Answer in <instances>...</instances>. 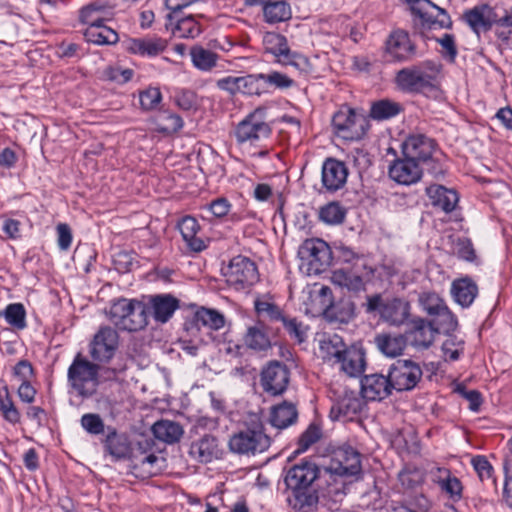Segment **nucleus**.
I'll return each mask as SVG.
<instances>
[{
	"instance_id": "obj_19",
	"label": "nucleus",
	"mask_w": 512,
	"mask_h": 512,
	"mask_svg": "<svg viewBox=\"0 0 512 512\" xmlns=\"http://www.w3.org/2000/svg\"><path fill=\"white\" fill-rule=\"evenodd\" d=\"M361 390L369 400H383L391 395L393 384L390 375L370 374L361 379Z\"/></svg>"
},
{
	"instance_id": "obj_3",
	"label": "nucleus",
	"mask_w": 512,
	"mask_h": 512,
	"mask_svg": "<svg viewBox=\"0 0 512 512\" xmlns=\"http://www.w3.org/2000/svg\"><path fill=\"white\" fill-rule=\"evenodd\" d=\"M100 365L89 361L78 352L68 367L67 382L71 389L83 399L93 397L100 385Z\"/></svg>"
},
{
	"instance_id": "obj_22",
	"label": "nucleus",
	"mask_w": 512,
	"mask_h": 512,
	"mask_svg": "<svg viewBox=\"0 0 512 512\" xmlns=\"http://www.w3.org/2000/svg\"><path fill=\"white\" fill-rule=\"evenodd\" d=\"M348 176L346 165L335 159H328L322 167V183L327 190L336 191L345 185Z\"/></svg>"
},
{
	"instance_id": "obj_13",
	"label": "nucleus",
	"mask_w": 512,
	"mask_h": 512,
	"mask_svg": "<svg viewBox=\"0 0 512 512\" xmlns=\"http://www.w3.org/2000/svg\"><path fill=\"white\" fill-rule=\"evenodd\" d=\"M266 109L259 107L242 120L236 128L238 142H254L266 139L271 134V128L265 121Z\"/></svg>"
},
{
	"instance_id": "obj_60",
	"label": "nucleus",
	"mask_w": 512,
	"mask_h": 512,
	"mask_svg": "<svg viewBox=\"0 0 512 512\" xmlns=\"http://www.w3.org/2000/svg\"><path fill=\"white\" fill-rule=\"evenodd\" d=\"M263 80V74H250L240 77V93L247 95H259L260 94V83Z\"/></svg>"
},
{
	"instance_id": "obj_37",
	"label": "nucleus",
	"mask_w": 512,
	"mask_h": 512,
	"mask_svg": "<svg viewBox=\"0 0 512 512\" xmlns=\"http://www.w3.org/2000/svg\"><path fill=\"white\" fill-rule=\"evenodd\" d=\"M264 21L268 24L286 22L292 18L290 4L286 0H271L262 8Z\"/></svg>"
},
{
	"instance_id": "obj_54",
	"label": "nucleus",
	"mask_w": 512,
	"mask_h": 512,
	"mask_svg": "<svg viewBox=\"0 0 512 512\" xmlns=\"http://www.w3.org/2000/svg\"><path fill=\"white\" fill-rule=\"evenodd\" d=\"M280 322L290 338L296 340L298 343H303L306 340L307 328L302 322L298 321L297 318L285 315Z\"/></svg>"
},
{
	"instance_id": "obj_52",
	"label": "nucleus",
	"mask_w": 512,
	"mask_h": 512,
	"mask_svg": "<svg viewBox=\"0 0 512 512\" xmlns=\"http://www.w3.org/2000/svg\"><path fill=\"white\" fill-rule=\"evenodd\" d=\"M355 304L352 301H341L332 305L327 313L330 317L341 323H347L354 318Z\"/></svg>"
},
{
	"instance_id": "obj_24",
	"label": "nucleus",
	"mask_w": 512,
	"mask_h": 512,
	"mask_svg": "<svg viewBox=\"0 0 512 512\" xmlns=\"http://www.w3.org/2000/svg\"><path fill=\"white\" fill-rule=\"evenodd\" d=\"M478 292L476 282L469 276L455 279L451 284L452 297L462 308L470 307Z\"/></svg>"
},
{
	"instance_id": "obj_64",
	"label": "nucleus",
	"mask_w": 512,
	"mask_h": 512,
	"mask_svg": "<svg viewBox=\"0 0 512 512\" xmlns=\"http://www.w3.org/2000/svg\"><path fill=\"white\" fill-rule=\"evenodd\" d=\"M399 481L401 485L408 490H414L421 486L423 483L422 474L417 471H403L399 474Z\"/></svg>"
},
{
	"instance_id": "obj_47",
	"label": "nucleus",
	"mask_w": 512,
	"mask_h": 512,
	"mask_svg": "<svg viewBox=\"0 0 512 512\" xmlns=\"http://www.w3.org/2000/svg\"><path fill=\"white\" fill-rule=\"evenodd\" d=\"M360 411L361 403L359 399L345 395L331 407L330 413L331 415L335 414V419H339L341 416L349 417L357 415Z\"/></svg>"
},
{
	"instance_id": "obj_36",
	"label": "nucleus",
	"mask_w": 512,
	"mask_h": 512,
	"mask_svg": "<svg viewBox=\"0 0 512 512\" xmlns=\"http://www.w3.org/2000/svg\"><path fill=\"white\" fill-rule=\"evenodd\" d=\"M166 46L167 41L162 38H139L129 41L128 50L142 56H156L163 52Z\"/></svg>"
},
{
	"instance_id": "obj_55",
	"label": "nucleus",
	"mask_w": 512,
	"mask_h": 512,
	"mask_svg": "<svg viewBox=\"0 0 512 512\" xmlns=\"http://www.w3.org/2000/svg\"><path fill=\"white\" fill-rule=\"evenodd\" d=\"M333 278L339 285L346 287L350 291L358 292L364 289L365 286L363 278L351 272L336 271Z\"/></svg>"
},
{
	"instance_id": "obj_49",
	"label": "nucleus",
	"mask_w": 512,
	"mask_h": 512,
	"mask_svg": "<svg viewBox=\"0 0 512 512\" xmlns=\"http://www.w3.org/2000/svg\"><path fill=\"white\" fill-rule=\"evenodd\" d=\"M183 124V119L170 111H162L157 117L158 130L166 134L179 131Z\"/></svg>"
},
{
	"instance_id": "obj_35",
	"label": "nucleus",
	"mask_w": 512,
	"mask_h": 512,
	"mask_svg": "<svg viewBox=\"0 0 512 512\" xmlns=\"http://www.w3.org/2000/svg\"><path fill=\"white\" fill-rule=\"evenodd\" d=\"M153 436L166 444H174L180 441L183 436V427L174 421L159 420L151 427Z\"/></svg>"
},
{
	"instance_id": "obj_27",
	"label": "nucleus",
	"mask_w": 512,
	"mask_h": 512,
	"mask_svg": "<svg viewBox=\"0 0 512 512\" xmlns=\"http://www.w3.org/2000/svg\"><path fill=\"white\" fill-rule=\"evenodd\" d=\"M298 420L296 405L284 400L270 409L269 423L277 429H285Z\"/></svg>"
},
{
	"instance_id": "obj_63",
	"label": "nucleus",
	"mask_w": 512,
	"mask_h": 512,
	"mask_svg": "<svg viewBox=\"0 0 512 512\" xmlns=\"http://www.w3.org/2000/svg\"><path fill=\"white\" fill-rule=\"evenodd\" d=\"M175 103L180 109L190 111L196 108L197 96L191 90H181L175 95Z\"/></svg>"
},
{
	"instance_id": "obj_5",
	"label": "nucleus",
	"mask_w": 512,
	"mask_h": 512,
	"mask_svg": "<svg viewBox=\"0 0 512 512\" xmlns=\"http://www.w3.org/2000/svg\"><path fill=\"white\" fill-rule=\"evenodd\" d=\"M262 43L265 52L275 56L278 62L291 65L304 73L311 70L312 66L309 59L298 52L291 51L284 35L276 32H266L263 35Z\"/></svg>"
},
{
	"instance_id": "obj_62",
	"label": "nucleus",
	"mask_w": 512,
	"mask_h": 512,
	"mask_svg": "<svg viewBox=\"0 0 512 512\" xmlns=\"http://www.w3.org/2000/svg\"><path fill=\"white\" fill-rule=\"evenodd\" d=\"M263 81L279 89H287L294 84L293 79L288 77L286 74L277 71H273L269 74H263Z\"/></svg>"
},
{
	"instance_id": "obj_17",
	"label": "nucleus",
	"mask_w": 512,
	"mask_h": 512,
	"mask_svg": "<svg viewBox=\"0 0 512 512\" xmlns=\"http://www.w3.org/2000/svg\"><path fill=\"white\" fill-rule=\"evenodd\" d=\"M404 336L407 339V345H411L416 349H428L433 341L436 334V329L433 323L430 321L416 317L410 320L407 324Z\"/></svg>"
},
{
	"instance_id": "obj_30",
	"label": "nucleus",
	"mask_w": 512,
	"mask_h": 512,
	"mask_svg": "<svg viewBox=\"0 0 512 512\" xmlns=\"http://www.w3.org/2000/svg\"><path fill=\"white\" fill-rule=\"evenodd\" d=\"M412 11L432 25L438 24L441 28H450L452 25L451 18L446 10L435 5L430 0H422L421 6L412 7Z\"/></svg>"
},
{
	"instance_id": "obj_8",
	"label": "nucleus",
	"mask_w": 512,
	"mask_h": 512,
	"mask_svg": "<svg viewBox=\"0 0 512 512\" xmlns=\"http://www.w3.org/2000/svg\"><path fill=\"white\" fill-rule=\"evenodd\" d=\"M231 452L239 455L262 453L271 445V438L264 433L262 425L247 428L233 434L228 442Z\"/></svg>"
},
{
	"instance_id": "obj_20",
	"label": "nucleus",
	"mask_w": 512,
	"mask_h": 512,
	"mask_svg": "<svg viewBox=\"0 0 512 512\" xmlns=\"http://www.w3.org/2000/svg\"><path fill=\"white\" fill-rule=\"evenodd\" d=\"M421 164L403 156V159L396 160L389 169L391 179L401 185H411L421 179L423 169Z\"/></svg>"
},
{
	"instance_id": "obj_38",
	"label": "nucleus",
	"mask_w": 512,
	"mask_h": 512,
	"mask_svg": "<svg viewBox=\"0 0 512 512\" xmlns=\"http://www.w3.org/2000/svg\"><path fill=\"white\" fill-rule=\"evenodd\" d=\"M404 110L402 104L385 98L371 103L369 116L377 121H384L396 117Z\"/></svg>"
},
{
	"instance_id": "obj_51",
	"label": "nucleus",
	"mask_w": 512,
	"mask_h": 512,
	"mask_svg": "<svg viewBox=\"0 0 512 512\" xmlns=\"http://www.w3.org/2000/svg\"><path fill=\"white\" fill-rule=\"evenodd\" d=\"M419 303L429 315H438L447 308L444 300L435 292H424L419 296Z\"/></svg>"
},
{
	"instance_id": "obj_46",
	"label": "nucleus",
	"mask_w": 512,
	"mask_h": 512,
	"mask_svg": "<svg viewBox=\"0 0 512 512\" xmlns=\"http://www.w3.org/2000/svg\"><path fill=\"white\" fill-rule=\"evenodd\" d=\"M135 299L120 298L114 301L109 310V320L120 330H123L124 320L131 311Z\"/></svg>"
},
{
	"instance_id": "obj_32",
	"label": "nucleus",
	"mask_w": 512,
	"mask_h": 512,
	"mask_svg": "<svg viewBox=\"0 0 512 512\" xmlns=\"http://www.w3.org/2000/svg\"><path fill=\"white\" fill-rule=\"evenodd\" d=\"M493 11L486 5L476 6L464 14V19L472 30L479 34L486 32L494 25Z\"/></svg>"
},
{
	"instance_id": "obj_23",
	"label": "nucleus",
	"mask_w": 512,
	"mask_h": 512,
	"mask_svg": "<svg viewBox=\"0 0 512 512\" xmlns=\"http://www.w3.org/2000/svg\"><path fill=\"white\" fill-rule=\"evenodd\" d=\"M343 360L339 361L341 370L351 377H358L366 367L365 351L361 344L349 345Z\"/></svg>"
},
{
	"instance_id": "obj_12",
	"label": "nucleus",
	"mask_w": 512,
	"mask_h": 512,
	"mask_svg": "<svg viewBox=\"0 0 512 512\" xmlns=\"http://www.w3.org/2000/svg\"><path fill=\"white\" fill-rule=\"evenodd\" d=\"M390 381L397 392L411 391L421 380L420 365L412 360L398 359L389 368Z\"/></svg>"
},
{
	"instance_id": "obj_16",
	"label": "nucleus",
	"mask_w": 512,
	"mask_h": 512,
	"mask_svg": "<svg viewBox=\"0 0 512 512\" xmlns=\"http://www.w3.org/2000/svg\"><path fill=\"white\" fill-rule=\"evenodd\" d=\"M434 139L423 134H413L402 143V154L419 164L427 163L436 150Z\"/></svg>"
},
{
	"instance_id": "obj_50",
	"label": "nucleus",
	"mask_w": 512,
	"mask_h": 512,
	"mask_svg": "<svg viewBox=\"0 0 512 512\" xmlns=\"http://www.w3.org/2000/svg\"><path fill=\"white\" fill-rule=\"evenodd\" d=\"M436 316V319L430 321V323L434 324L436 333L451 335V333L457 329V317L449 310L448 307Z\"/></svg>"
},
{
	"instance_id": "obj_39",
	"label": "nucleus",
	"mask_w": 512,
	"mask_h": 512,
	"mask_svg": "<svg viewBox=\"0 0 512 512\" xmlns=\"http://www.w3.org/2000/svg\"><path fill=\"white\" fill-rule=\"evenodd\" d=\"M83 35L87 42L97 45H112L119 40L117 32L105 26L103 23L98 26L88 25Z\"/></svg>"
},
{
	"instance_id": "obj_33",
	"label": "nucleus",
	"mask_w": 512,
	"mask_h": 512,
	"mask_svg": "<svg viewBox=\"0 0 512 512\" xmlns=\"http://www.w3.org/2000/svg\"><path fill=\"white\" fill-rule=\"evenodd\" d=\"M168 30H171L172 34L179 38L192 39L199 36L202 32L201 25L193 14H177L173 25Z\"/></svg>"
},
{
	"instance_id": "obj_9",
	"label": "nucleus",
	"mask_w": 512,
	"mask_h": 512,
	"mask_svg": "<svg viewBox=\"0 0 512 512\" xmlns=\"http://www.w3.org/2000/svg\"><path fill=\"white\" fill-rule=\"evenodd\" d=\"M383 56L388 63L411 62L418 57L417 45L407 31L397 29L385 40Z\"/></svg>"
},
{
	"instance_id": "obj_6",
	"label": "nucleus",
	"mask_w": 512,
	"mask_h": 512,
	"mask_svg": "<svg viewBox=\"0 0 512 512\" xmlns=\"http://www.w3.org/2000/svg\"><path fill=\"white\" fill-rule=\"evenodd\" d=\"M410 303L402 298L383 299L380 294L367 296L366 312H378L385 322L400 326L407 322L410 316Z\"/></svg>"
},
{
	"instance_id": "obj_7",
	"label": "nucleus",
	"mask_w": 512,
	"mask_h": 512,
	"mask_svg": "<svg viewBox=\"0 0 512 512\" xmlns=\"http://www.w3.org/2000/svg\"><path fill=\"white\" fill-rule=\"evenodd\" d=\"M332 127L337 136L358 141L366 135L369 123L363 114L348 106H342L332 117Z\"/></svg>"
},
{
	"instance_id": "obj_10",
	"label": "nucleus",
	"mask_w": 512,
	"mask_h": 512,
	"mask_svg": "<svg viewBox=\"0 0 512 512\" xmlns=\"http://www.w3.org/2000/svg\"><path fill=\"white\" fill-rule=\"evenodd\" d=\"M223 274L227 283L236 290L250 288L259 281L256 264L242 255L233 257Z\"/></svg>"
},
{
	"instance_id": "obj_2",
	"label": "nucleus",
	"mask_w": 512,
	"mask_h": 512,
	"mask_svg": "<svg viewBox=\"0 0 512 512\" xmlns=\"http://www.w3.org/2000/svg\"><path fill=\"white\" fill-rule=\"evenodd\" d=\"M440 65L426 60L400 69L395 75L397 87L408 93H422L437 87Z\"/></svg>"
},
{
	"instance_id": "obj_18",
	"label": "nucleus",
	"mask_w": 512,
	"mask_h": 512,
	"mask_svg": "<svg viewBox=\"0 0 512 512\" xmlns=\"http://www.w3.org/2000/svg\"><path fill=\"white\" fill-rule=\"evenodd\" d=\"M224 315L215 309L200 307L184 323L186 331L197 330L206 327L210 330H219L225 326Z\"/></svg>"
},
{
	"instance_id": "obj_34",
	"label": "nucleus",
	"mask_w": 512,
	"mask_h": 512,
	"mask_svg": "<svg viewBox=\"0 0 512 512\" xmlns=\"http://www.w3.org/2000/svg\"><path fill=\"white\" fill-rule=\"evenodd\" d=\"M348 345L338 334H333L320 342V352L325 362L338 364L343 360Z\"/></svg>"
},
{
	"instance_id": "obj_4",
	"label": "nucleus",
	"mask_w": 512,
	"mask_h": 512,
	"mask_svg": "<svg viewBox=\"0 0 512 512\" xmlns=\"http://www.w3.org/2000/svg\"><path fill=\"white\" fill-rule=\"evenodd\" d=\"M301 268L306 266L309 275L325 272L333 263L334 256L330 246L322 239H306L298 248Z\"/></svg>"
},
{
	"instance_id": "obj_15",
	"label": "nucleus",
	"mask_w": 512,
	"mask_h": 512,
	"mask_svg": "<svg viewBox=\"0 0 512 512\" xmlns=\"http://www.w3.org/2000/svg\"><path fill=\"white\" fill-rule=\"evenodd\" d=\"M101 444L104 454L109 455L113 461H125L133 457L134 449L130 436L118 431L114 426H107Z\"/></svg>"
},
{
	"instance_id": "obj_42",
	"label": "nucleus",
	"mask_w": 512,
	"mask_h": 512,
	"mask_svg": "<svg viewBox=\"0 0 512 512\" xmlns=\"http://www.w3.org/2000/svg\"><path fill=\"white\" fill-rule=\"evenodd\" d=\"M245 345L255 351H266L271 348L268 335L259 326L248 327L244 337Z\"/></svg>"
},
{
	"instance_id": "obj_53",
	"label": "nucleus",
	"mask_w": 512,
	"mask_h": 512,
	"mask_svg": "<svg viewBox=\"0 0 512 512\" xmlns=\"http://www.w3.org/2000/svg\"><path fill=\"white\" fill-rule=\"evenodd\" d=\"M82 428L91 435L106 434L105 423L101 416L97 413H86L80 419Z\"/></svg>"
},
{
	"instance_id": "obj_21",
	"label": "nucleus",
	"mask_w": 512,
	"mask_h": 512,
	"mask_svg": "<svg viewBox=\"0 0 512 512\" xmlns=\"http://www.w3.org/2000/svg\"><path fill=\"white\" fill-rule=\"evenodd\" d=\"M148 304L154 320L162 324L168 322L180 308V300L169 293L151 295Z\"/></svg>"
},
{
	"instance_id": "obj_31",
	"label": "nucleus",
	"mask_w": 512,
	"mask_h": 512,
	"mask_svg": "<svg viewBox=\"0 0 512 512\" xmlns=\"http://www.w3.org/2000/svg\"><path fill=\"white\" fill-rule=\"evenodd\" d=\"M178 229L186 242L189 249L193 252H201L206 248L204 241L197 237L200 225L196 218L192 216H184L178 222Z\"/></svg>"
},
{
	"instance_id": "obj_57",
	"label": "nucleus",
	"mask_w": 512,
	"mask_h": 512,
	"mask_svg": "<svg viewBox=\"0 0 512 512\" xmlns=\"http://www.w3.org/2000/svg\"><path fill=\"white\" fill-rule=\"evenodd\" d=\"M197 1L198 0H165V7L169 10V13L166 15L165 28L169 29L170 26L173 25L174 18L177 17V14H183L184 9L190 7Z\"/></svg>"
},
{
	"instance_id": "obj_56",
	"label": "nucleus",
	"mask_w": 512,
	"mask_h": 512,
	"mask_svg": "<svg viewBox=\"0 0 512 512\" xmlns=\"http://www.w3.org/2000/svg\"><path fill=\"white\" fill-rule=\"evenodd\" d=\"M113 265L119 273H128L138 266L136 253L133 251H119L113 256Z\"/></svg>"
},
{
	"instance_id": "obj_41",
	"label": "nucleus",
	"mask_w": 512,
	"mask_h": 512,
	"mask_svg": "<svg viewBox=\"0 0 512 512\" xmlns=\"http://www.w3.org/2000/svg\"><path fill=\"white\" fill-rule=\"evenodd\" d=\"M190 57L193 65L200 71L208 72L217 66L219 55L200 45L190 49Z\"/></svg>"
},
{
	"instance_id": "obj_58",
	"label": "nucleus",
	"mask_w": 512,
	"mask_h": 512,
	"mask_svg": "<svg viewBox=\"0 0 512 512\" xmlns=\"http://www.w3.org/2000/svg\"><path fill=\"white\" fill-rule=\"evenodd\" d=\"M430 204L437 209L444 211L445 213L452 212L459 199L458 194H453L454 198L451 200L447 194H428Z\"/></svg>"
},
{
	"instance_id": "obj_48",
	"label": "nucleus",
	"mask_w": 512,
	"mask_h": 512,
	"mask_svg": "<svg viewBox=\"0 0 512 512\" xmlns=\"http://www.w3.org/2000/svg\"><path fill=\"white\" fill-rule=\"evenodd\" d=\"M321 426L315 422L309 424L307 429L299 436L297 440V449L294 455L306 452L312 445L318 442L322 437Z\"/></svg>"
},
{
	"instance_id": "obj_11",
	"label": "nucleus",
	"mask_w": 512,
	"mask_h": 512,
	"mask_svg": "<svg viewBox=\"0 0 512 512\" xmlns=\"http://www.w3.org/2000/svg\"><path fill=\"white\" fill-rule=\"evenodd\" d=\"M290 370L278 360H272L264 366L260 373V385L270 396L282 395L289 385Z\"/></svg>"
},
{
	"instance_id": "obj_59",
	"label": "nucleus",
	"mask_w": 512,
	"mask_h": 512,
	"mask_svg": "<svg viewBox=\"0 0 512 512\" xmlns=\"http://www.w3.org/2000/svg\"><path fill=\"white\" fill-rule=\"evenodd\" d=\"M162 94L158 88L151 87L139 94L140 105L144 110L155 109L161 102Z\"/></svg>"
},
{
	"instance_id": "obj_45",
	"label": "nucleus",
	"mask_w": 512,
	"mask_h": 512,
	"mask_svg": "<svg viewBox=\"0 0 512 512\" xmlns=\"http://www.w3.org/2000/svg\"><path fill=\"white\" fill-rule=\"evenodd\" d=\"M4 317L6 322L17 330L26 328V310L22 303H11L0 311V317Z\"/></svg>"
},
{
	"instance_id": "obj_26",
	"label": "nucleus",
	"mask_w": 512,
	"mask_h": 512,
	"mask_svg": "<svg viewBox=\"0 0 512 512\" xmlns=\"http://www.w3.org/2000/svg\"><path fill=\"white\" fill-rule=\"evenodd\" d=\"M377 349L386 357L395 358L402 354L407 346V339L403 334L389 332L378 333L374 337Z\"/></svg>"
},
{
	"instance_id": "obj_40",
	"label": "nucleus",
	"mask_w": 512,
	"mask_h": 512,
	"mask_svg": "<svg viewBox=\"0 0 512 512\" xmlns=\"http://www.w3.org/2000/svg\"><path fill=\"white\" fill-rule=\"evenodd\" d=\"M124 331L136 332L144 329L148 324L147 306L135 299L131 311L127 313Z\"/></svg>"
},
{
	"instance_id": "obj_28",
	"label": "nucleus",
	"mask_w": 512,
	"mask_h": 512,
	"mask_svg": "<svg viewBox=\"0 0 512 512\" xmlns=\"http://www.w3.org/2000/svg\"><path fill=\"white\" fill-rule=\"evenodd\" d=\"M434 482L453 502H458L463 498V484L448 468H438Z\"/></svg>"
},
{
	"instance_id": "obj_14",
	"label": "nucleus",
	"mask_w": 512,
	"mask_h": 512,
	"mask_svg": "<svg viewBox=\"0 0 512 512\" xmlns=\"http://www.w3.org/2000/svg\"><path fill=\"white\" fill-rule=\"evenodd\" d=\"M119 335L109 326L101 327L89 344V355L95 362H109L118 348Z\"/></svg>"
},
{
	"instance_id": "obj_43",
	"label": "nucleus",
	"mask_w": 512,
	"mask_h": 512,
	"mask_svg": "<svg viewBox=\"0 0 512 512\" xmlns=\"http://www.w3.org/2000/svg\"><path fill=\"white\" fill-rule=\"evenodd\" d=\"M347 214V208L337 201H331L319 210V218L326 224L338 225L342 224Z\"/></svg>"
},
{
	"instance_id": "obj_44",
	"label": "nucleus",
	"mask_w": 512,
	"mask_h": 512,
	"mask_svg": "<svg viewBox=\"0 0 512 512\" xmlns=\"http://www.w3.org/2000/svg\"><path fill=\"white\" fill-rule=\"evenodd\" d=\"M494 31L503 49H512V15L506 14L494 21Z\"/></svg>"
},
{
	"instance_id": "obj_25",
	"label": "nucleus",
	"mask_w": 512,
	"mask_h": 512,
	"mask_svg": "<svg viewBox=\"0 0 512 512\" xmlns=\"http://www.w3.org/2000/svg\"><path fill=\"white\" fill-rule=\"evenodd\" d=\"M114 5L107 0H96L80 10L79 20L86 25H100L108 20Z\"/></svg>"
},
{
	"instance_id": "obj_61",
	"label": "nucleus",
	"mask_w": 512,
	"mask_h": 512,
	"mask_svg": "<svg viewBox=\"0 0 512 512\" xmlns=\"http://www.w3.org/2000/svg\"><path fill=\"white\" fill-rule=\"evenodd\" d=\"M471 464L481 481L492 478L494 469L486 456L476 455L472 457Z\"/></svg>"
},
{
	"instance_id": "obj_1",
	"label": "nucleus",
	"mask_w": 512,
	"mask_h": 512,
	"mask_svg": "<svg viewBox=\"0 0 512 512\" xmlns=\"http://www.w3.org/2000/svg\"><path fill=\"white\" fill-rule=\"evenodd\" d=\"M361 453L349 444L333 450L330 466L318 464L311 457L284 467L283 482L286 502L295 512H315L320 498L325 496L326 487L334 475L350 477L362 473Z\"/></svg>"
},
{
	"instance_id": "obj_29",
	"label": "nucleus",
	"mask_w": 512,
	"mask_h": 512,
	"mask_svg": "<svg viewBox=\"0 0 512 512\" xmlns=\"http://www.w3.org/2000/svg\"><path fill=\"white\" fill-rule=\"evenodd\" d=\"M189 455L201 463H209L219 457L218 440L215 436L205 434L201 439L193 442Z\"/></svg>"
}]
</instances>
